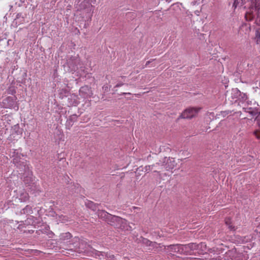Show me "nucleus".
Returning <instances> with one entry per match:
<instances>
[{"label":"nucleus","mask_w":260,"mask_h":260,"mask_svg":"<svg viewBox=\"0 0 260 260\" xmlns=\"http://www.w3.org/2000/svg\"><path fill=\"white\" fill-rule=\"evenodd\" d=\"M225 223L227 225L229 226V228L230 230H234L235 227L232 225V221L230 218H226L225 219Z\"/></svg>","instance_id":"obj_13"},{"label":"nucleus","mask_w":260,"mask_h":260,"mask_svg":"<svg viewBox=\"0 0 260 260\" xmlns=\"http://www.w3.org/2000/svg\"><path fill=\"white\" fill-rule=\"evenodd\" d=\"M71 238V234L68 232L64 234H62L60 236V240H68Z\"/></svg>","instance_id":"obj_10"},{"label":"nucleus","mask_w":260,"mask_h":260,"mask_svg":"<svg viewBox=\"0 0 260 260\" xmlns=\"http://www.w3.org/2000/svg\"><path fill=\"white\" fill-rule=\"evenodd\" d=\"M97 214H98L99 217H100L104 220H105L107 221H108V220L109 219L110 216H111V215L104 210H98V211L97 212Z\"/></svg>","instance_id":"obj_4"},{"label":"nucleus","mask_w":260,"mask_h":260,"mask_svg":"<svg viewBox=\"0 0 260 260\" xmlns=\"http://www.w3.org/2000/svg\"><path fill=\"white\" fill-rule=\"evenodd\" d=\"M253 135L257 139H260V130L256 129L253 132Z\"/></svg>","instance_id":"obj_14"},{"label":"nucleus","mask_w":260,"mask_h":260,"mask_svg":"<svg viewBox=\"0 0 260 260\" xmlns=\"http://www.w3.org/2000/svg\"><path fill=\"white\" fill-rule=\"evenodd\" d=\"M29 195L26 192H24V193H22L21 195H20V200L23 201V202H26L29 199Z\"/></svg>","instance_id":"obj_12"},{"label":"nucleus","mask_w":260,"mask_h":260,"mask_svg":"<svg viewBox=\"0 0 260 260\" xmlns=\"http://www.w3.org/2000/svg\"><path fill=\"white\" fill-rule=\"evenodd\" d=\"M109 258H110V259H112L113 258H114V255H110V256H109Z\"/></svg>","instance_id":"obj_20"},{"label":"nucleus","mask_w":260,"mask_h":260,"mask_svg":"<svg viewBox=\"0 0 260 260\" xmlns=\"http://www.w3.org/2000/svg\"><path fill=\"white\" fill-rule=\"evenodd\" d=\"M86 206L88 208H90L94 211L98 209V205H96L91 201H88L86 203Z\"/></svg>","instance_id":"obj_9"},{"label":"nucleus","mask_w":260,"mask_h":260,"mask_svg":"<svg viewBox=\"0 0 260 260\" xmlns=\"http://www.w3.org/2000/svg\"><path fill=\"white\" fill-rule=\"evenodd\" d=\"M123 94H131V93L129 92H128V93H126V92H124L122 93Z\"/></svg>","instance_id":"obj_21"},{"label":"nucleus","mask_w":260,"mask_h":260,"mask_svg":"<svg viewBox=\"0 0 260 260\" xmlns=\"http://www.w3.org/2000/svg\"><path fill=\"white\" fill-rule=\"evenodd\" d=\"M257 120L260 122V115L257 117Z\"/></svg>","instance_id":"obj_22"},{"label":"nucleus","mask_w":260,"mask_h":260,"mask_svg":"<svg viewBox=\"0 0 260 260\" xmlns=\"http://www.w3.org/2000/svg\"><path fill=\"white\" fill-rule=\"evenodd\" d=\"M63 219H62V222H65L67 220L64 219L66 218V216H63Z\"/></svg>","instance_id":"obj_19"},{"label":"nucleus","mask_w":260,"mask_h":260,"mask_svg":"<svg viewBox=\"0 0 260 260\" xmlns=\"http://www.w3.org/2000/svg\"><path fill=\"white\" fill-rule=\"evenodd\" d=\"M100 253L101 255H102L103 256H104L103 253H102V252H100Z\"/></svg>","instance_id":"obj_23"},{"label":"nucleus","mask_w":260,"mask_h":260,"mask_svg":"<svg viewBox=\"0 0 260 260\" xmlns=\"http://www.w3.org/2000/svg\"><path fill=\"white\" fill-rule=\"evenodd\" d=\"M90 92V89L88 86H82L79 90L80 94L84 97L87 96Z\"/></svg>","instance_id":"obj_7"},{"label":"nucleus","mask_w":260,"mask_h":260,"mask_svg":"<svg viewBox=\"0 0 260 260\" xmlns=\"http://www.w3.org/2000/svg\"><path fill=\"white\" fill-rule=\"evenodd\" d=\"M238 0H234V4H233V7L236 8L238 6Z\"/></svg>","instance_id":"obj_16"},{"label":"nucleus","mask_w":260,"mask_h":260,"mask_svg":"<svg viewBox=\"0 0 260 260\" xmlns=\"http://www.w3.org/2000/svg\"><path fill=\"white\" fill-rule=\"evenodd\" d=\"M13 163L15 165H18L19 161H18V159L17 158H14L13 159Z\"/></svg>","instance_id":"obj_15"},{"label":"nucleus","mask_w":260,"mask_h":260,"mask_svg":"<svg viewBox=\"0 0 260 260\" xmlns=\"http://www.w3.org/2000/svg\"><path fill=\"white\" fill-rule=\"evenodd\" d=\"M200 109V108L197 107L188 108L181 113L180 117L182 118H192L197 115Z\"/></svg>","instance_id":"obj_1"},{"label":"nucleus","mask_w":260,"mask_h":260,"mask_svg":"<svg viewBox=\"0 0 260 260\" xmlns=\"http://www.w3.org/2000/svg\"><path fill=\"white\" fill-rule=\"evenodd\" d=\"M123 223H120L119 224V226H118V228L121 229L123 231H131L132 228L129 225L127 221L125 219V222H122Z\"/></svg>","instance_id":"obj_8"},{"label":"nucleus","mask_w":260,"mask_h":260,"mask_svg":"<svg viewBox=\"0 0 260 260\" xmlns=\"http://www.w3.org/2000/svg\"><path fill=\"white\" fill-rule=\"evenodd\" d=\"M137 96H138L140 94H136Z\"/></svg>","instance_id":"obj_26"},{"label":"nucleus","mask_w":260,"mask_h":260,"mask_svg":"<svg viewBox=\"0 0 260 260\" xmlns=\"http://www.w3.org/2000/svg\"><path fill=\"white\" fill-rule=\"evenodd\" d=\"M256 37L260 40V32L256 34Z\"/></svg>","instance_id":"obj_18"},{"label":"nucleus","mask_w":260,"mask_h":260,"mask_svg":"<svg viewBox=\"0 0 260 260\" xmlns=\"http://www.w3.org/2000/svg\"><path fill=\"white\" fill-rule=\"evenodd\" d=\"M108 222H109L111 225L118 228V226H119V224L120 223H122V222H125V219L119 216L111 215Z\"/></svg>","instance_id":"obj_3"},{"label":"nucleus","mask_w":260,"mask_h":260,"mask_svg":"<svg viewBox=\"0 0 260 260\" xmlns=\"http://www.w3.org/2000/svg\"><path fill=\"white\" fill-rule=\"evenodd\" d=\"M181 244H176V245H170L168 246V248L170 249L171 251L174 252H177L180 254H182V251H181Z\"/></svg>","instance_id":"obj_5"},{"label":"nucleus","mask_w":260,"mask_h":260,"mask_svg":"<svg viewBox=\"0 0 260 260\" xmlns=\"http://www.w3.org/2000/svg\"><path fill=\"white\" fill-rule=\"evenodd\" d=\"M14 99L12 96H8L3 101V104H5V107L6 108H9L12 106L14 103Z\"/></svg>","instance_id":"obj_6"},{"label":"nucleus","mask_w":260,"mask_h":260,"mask_svg":"<svg viewBox=\"0 0 260 260\" xmlns=\"http://www.w3.org/2000/svg\"><path fill=\"white\" fill-rule=\"evenodd\" d=\"M122 85H123V84H122V83H118V84H117L115 86V87H120V86H122Z\"/></svg>","instance_id":"obj_17"},{"label":"nucleus","mask_w":260,"mask_h":260,"mask_svg":"<svg viewBox=\"0 0 260 260\" xmlns=\"http://www.w3.org/2000/svg\"><path fill=\"white\" fill-rule=\"evenodd\" d=\"M149 62H150V61H147L146 63V64H148Z\"/></svg>","instance_id":"obj_24"},{"label":"nucleus","mask_w":260,"mask_h":260,"mask_svg":"<svg viewBox=\"0 0 260 260\" xmlns=\"http://www.w3.org/2000/svg\"><path fill=\"white\" fill-rule=\"evenodd\" d=\"M182 254H187L190 253L192 251L196 250L198 247V245L196 243H191L188 244L182 245L181 247Z\"/></svg>","instance_id":"obj_2"},{"label":"nucleus","mask_w":260,"mask_h":260,"mask_svg":"<svg viewBox=\"0 0 260 260\" xmlns=\"http://www.w3.org/2000/svg\"><path fill=\"white\" fill-rule=\"evenodd\" d=\"M24 214H31L32 213V207L29 205H27L23 209Z\"/></svg>","instance_id":"obj_11"},{"label":"nucleus","mask_w":260,"mask_h":260,"mask_svg":"<svg viewBox=\"0 0 260 260\" xmlns=\"http://www.w3.org/2000/svg\"><path fill=\"white\" fill-rule=\"evenodd\" d=\"M226 112H223V114H225Z\"/></svg>","instance_id":"obj_25"}]
</instances>
